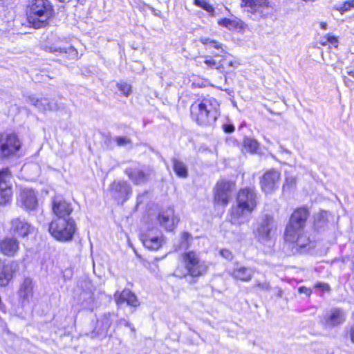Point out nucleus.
<instances>
[{
	"mask_svg": "<svg viewBox=\"0 0 354 354\" xmlns=\"http://www.w3.org/2000/svg\"><path fill=\"white\" fill-rule=\"evenodd\" d=\"M257 205V194L254 189H241L237 194L236 205L232 206L230 210V222L235 225L248 222Z\"/></svg>",
	"mask_w": 354,
	"mask_h": 354,
	"instance_id": "f257e3e1",
	"label": "nucleus"
},
{
	"mask_svg": "<svg viewBox=\"0 0 354 354\" xmlns=\"http://www.w3.org/2000/svg\"><path fill=\"white\" fill-rule=\"evenodd\" d=\"M192 118L200 126H212L220 116V104L213 97H206L190 106Z\"/></svg>",
	"mask_w": 354,
	"mask_h": 354,
	"instance_id": "f03ea898",
	"label": "nucleus"
},
{
	"mask_svg": "<svg viewBox=\"0 0 354 354\" xmlns=\"http://www.w3.org/2000/svg\"><path fill=\"white\" fill-rule=\"evenodd\" d=\"M54 14L50 0H29L26 6L27 21L30 26L41 28L48 24Z\"/></svg>",
	"mask_w": 354,
	"mask_h": 354,
	"instance_id": "7ed1b4c3",
	"label": "nucleus"
},
{
	"mask_svg": "<svg viewBox=\"0 0 354 354\" xmlns=\"http://www.w3.org/2000/svg\"><path fill=\"white\" fill-rule=\"evenodd\" d=\"M186 272L182 274L178 273V270L175 271V275L179 277L189 276L192 278L197 279L204 275L207 270L208 266L205 261L201 257L199 252L196 251L185 252L182 255Z\"/></svg>",
	"mask_w": 354,
	"mask_h": 354,
	"instance_id": "20e7f679",
	"label": "nucleus"
},
{
	"mask_svg": "<svg viewBox=\"0 0 354 354\" xmlns=\"http://www.w3.org/2000/svg\"><path fill=\"white\" fill-rule=\"evenodd\" d=\"M48 231L57 241L66 242L73 239L76 231V225L71 217L55 218L49 224Z\"/></svg>",
	"mask_w": 354,
	"mask_h": 354,
	"instance_id": "39448f33",
	"label": "nucleus"
},
{
	"mask_svg": "<svg viewBox=\"0 0 354 354\" xmlns=\"http://www.w3.org/2000/svg\"><path fill=\"white\" fill-rule=\"evenodd\" d=\"M308 216L309 211L307 208L296 209L292 214L286 226L284 234L285 240H294L295 233L298 230H304Z\"/></svg>",
	"mask_w": 354,
	"mask_h": 354,
	"instance_id": "423d86ee",
	"label": "nucleus"
},
{
	"mask_svg": "<svg viewBox=\"0 0 354 354\" xmlns=\"http://www.w3.org/2000/svg\"><path fill=\"white\" fill-rule=\"evenodd\" d=\"M277 229V223L273 216L266 214L262 216L258 226L254 230L255 238L263 244H268L272 240V237Z\"/></svg>",
	"mask_w": 354,
	"mask_h": 354,
	"instance_id": "0eeeda50",
	"label": "nucleus"
},
{
	"mask_svg": "<svg viewBox=\"0 0 354 354\" xmlns=\"http://www.w3.org/2000/svg\"><path fill=\"white\" fill-rule=\"evenodd\" d=\"M21 148V142L15 133H2L0 136V158L15 156Z\"/></svg>",
	"mask_w": 354,
	"mask_h": 354,
	"instance_id": "6e6552de",
	"label": "nucleus"
},
{
	"mask_svg": "<svg viewBox=\"0 0 354 354\" xmlns=\"http://www.w3.org/2000/svg\"><path fill=\"white\" fill-rule=\"evenodd\" d=\"M140 239L146 248L152 251L158 250L165 243L162 232L153 227L142 231L140 233Z\"/></svg>",
	"mask_w": 354,
	"mask_h": 354,
	"instance_id": "1a4fd4ad",
	"label": "nucleus"
},
{
	"mask_svg": "<svg viewBox=\"0 0 354 354\" xmlns=\"http://www.w3.org/2000/svg\"><path fill=\"white\" fill-rule=\"evenodd\" d=\"M248 12H250L254 19H259L270 15L272 8L270 6L268 0H242Z\"/></svg>",
	"mask_w": 354,
	"mask_h": 354,
	"instance_id": "9d476101",
	"label": "nucleus"
},
{
	"mask_svg": "<svg viewBox=\"0 0 354 354\" xmlns=\"http://www.w3.org/2000/svg\"><path fill=\"white\" fill-rule=\"evenodd\" d=\"M111 196L118 203H123L129 198L132 189L131 185L124 180H114L110 185Z\"/></svg>",
	"mask_w": 354,
	"mask_h": 354,
	"instance_id": "9b49d317",
	"label": "nucleus"
},
{
	"mask_svg": "<svg viewBox=\"0 0 354 354\" xmlns=\"http://www.w3.org/2000/svg\"><path fill=\"white\" fill-rule=\"evenodd\" d=\"M346 319V312L339 308H333L324 316L323 323L326 328H333L344 324Z\"/></svg>",
	"mask_w": 354,
	"mask_h": 354,
	"instance_id": "f8f14e48",
	"label": "nucleus"
},
{
	"mask_svg": "<svg viewBox=\"0 0 354 354\" xmlns=\"http://www.w3.org/2000/svg\"><path fill=\"white\" fill-rule=\"evenodd\" d=\"M12 185L8 169L0 171V205L6 204L11 198Z\"/></svg>",
	"mask_w": 354,
	"mask_h": 354,
	"instance_id": "ddd939ff",
	"label": "nucleus"
},
{
	"mask_svg": "<svg viewBox=\"0 0 354 354\" xmlns=\"http://www.w3.org/2000/svg\"><path fill=\"white\" fill-rule=\"evenodd\" d=\"M26 101L41 112L56 111L59 109V106L56 101L54 100H50L46 97L39 98L36 96H30L26 98Z\"/></svg>",
	"mask_w": 354,
	"mask_h": 354,
	"instance_id": "4468645a",
	"label": "nucleus"
},
{
	"mask_svg": "<svg viewBox=\"0 0 354 354\" xmlns=\"http://www.w3.org/2000/svg\"><path fill=\"white\" fill-rule=\"evenodd\" d=\"M232 184L228 181H220L216 184L214 201L225 206L228 204L231 196Z\"/></svg>",
	"mask_w": 354,
	"mask_h": 354,
	"instance_id": "2eb2a0df",
	"label": "nucleus"
},
{
	"mask_svg": "<svg viewBox=\"0 0 354 354\" xmlns=\"http://www.w3.org/2000/svg\"><path fill=\"white\" fill-rule=\"evenodd\" d=\"M280 173L274 169L266 171L261 179L262 190L268 194L272 192L278 187Z\"/></svg>",
	"mask_w": 354,
	"mask_h": 354,
	"instance_id": "dca6fc26",
	"label": "nucleus"
},
{
	"mask_svg": "<svg viewBox=\"0 0 354 354\" xmlns=\"http://www.w3.org/2000/svg\"><path fill=\"white\" fill-rule=\"evenodd\" d=\"M294 238V240H285L286 245L292 248V252L293 254L299 252V249H309L311 241L309 236L304 232V230H298Z\"/></svg>",
	"mask_w": 354,
	"mask_h": 354,
	"instance_id": "f3484780",
	"label": "nucleus"
},
{
	"mask_svg": "<svg viewBox=\"0 0 354 354\" xmlns=\"http://www.w3.org/2000/svg\"><path fill=\"white\" fill-rule=\"evenodd\" d=\"M157 220L160 225L167 231H172L178 222V218L174 216V209L171 207L160 212L157 216Z\"/></svg>",
	"mask_w": 354,
	"mask_h": 354,
	"instance_id": "a211bd4d",
	"label": "nucleus"
},
{
	"mask_svg": "<svg viewBox=\"0 0 354 354\" xmlns=\"http://www.w3.org/2000/svg\"><path fill=\"white\" fill-rule=\"evenodd\" d=\"M52 209L56 218H71L73 212L71 204L61 197H54L52 201Z\"/></svg>",
	"mask_w": 354,
	"mask_h": 354,
	"instance_id": "6ab92c4d",
	"label": "nucleus"
},
{
	"mask_svg": "<svg viewBox=\"0 0 354 354\" xmlns=\"http://www.w3.org/2000/svg\"><path fill=\"white\" fill-rule=\"evenodd\" d=\"M125 174L135 185H142L147 182L150 170L140 167H130L125 169Z\"/></svg>",
	"mask_w": 354,
	"mask_h": 354,
	"instance_id": "aec40b11",
	"label": "nucleus"
},
{
	"mask_svg": "<svg viewBox=\"0 0 354 354\" xmlns=\"http://www.w3.org/2000/svg\"><path fill=\"white\" fill-rule=\"evenodd\" d=\"M17 269V265L15 262L6 263L0 260V286L5 287L13 277L14 273Z\"/></svg>",
	"mask_w": 354,
	"mask_h": 354,
	"instance_id": "412c9836",
	"label": "nucleus"
},
{
	"mask_svg": "<svg viewBox=\"0 0 354 354\" xmlns=\"http://www.w3.org/2000/svg\"><path fill=\"white\" fill-rule=\"evenodd\" d=\"M254 272L255 269L254 268L236 265V267L228 272L235 279L249 282L252 279Z\"/></svg>",
	"mask_w": 354,
	"mask_h": 354,
	"instance_id": "4be33fe9",
	"label": "nucleus"
},
{
	"mask_svg": "<svg viewBox=\"0 0 354 354\" xmlns=\"http://www.w3.org/2000/svg\"><path fill=\"white\" fill-rule=\"evenodd\" d=\"M118 305L127 303L129 306L137 307L140 302L137 297L130 290L124 289L121 292H116L114 295Z\"/></svg>",
	"mask_w": 354,
	"mask_h": 354,
	"instance_id": "5701e85b",
	"label": "nucleus"
},
{
	"mask_svg": "<svg viewBox=\"0 0 354 354\" xmlns=\"http://www.w3.org/2000/svg\"><path fill=\"white\" fill-rule=\"evenodd\" d=\"M19 250V243L14 238H5L0 240V251L8 257L14 256Z\"/></svg>",
	"mask_w": 354,
	"mask_h": 354,
	"instance_id": "b1692460",
	"label": "nucleus"
},
{
	"mask_svg": "<svg viewBox=\"0 0 354 354\" xmlns=\"http://www.w3.org/2000/svg\"><path fill=\"white\" fill-rule=\"evenodd\" d=\"M201 41L205 45L206 50L211 51L214 54L215 58L220 57L221 55L225 53L222 44L216 40L209 38H202Z\"/></svg>",
	"mask_w": 354,
	"mask_h": 354,
	"instance_id": "393cba45",
	"label": "nucleus"
},
{
	"mask_svg": "<svg viewBox=\"0 0 354 354\" xmlns=\"http://www.w3.org/2000/svg\"><path fill=\"white\" fill-rule=\"evenodd\" d=\"M24 206L28 210H35L38 205L35 192L32 189H24Z\"/></svg>",
	"mask_w": 354,
	"mask_h": 354,
	"instance_id": "a878e982",
	"label": "nucleus"
},
{
	"mask_svg": "<svg viewBox=\"0 0 354 354\" xmlns=\"http://www.w3.org/2000/svg\"><path fill=\"white\" fill-rule=\"evenodd\" d=\"M228 53L225 52L223 55H221V59L219 61V64H222L223 68H219V72L221 73H229L233 71L236 68L238 63L232 59L228 58Z\"/></svg>",
	"mask_w": 354,
	"mask_h": 354,
	"instance_id": "bb28decb",
	"label": "nucleus"
},
{
	"mask_svg": "<svg viewBox=\"0 0 354 354\" xmlns=\"http://www.w3.org/2000/svg\"><path fill=\"white\" fill-rule=\"evenodd\" d=\"M171 162L173 164V169L176 174L182 178H187L188 176V169L187 165L183 162L176 158H173L171 159Z\"/></svg>",
	"mask_w": 354,
	"mask_h": 354,
	"instance_id": "cd10ccee",
	"label": "nucleus"
},
{
	"mask_svg": "<svg viewBox=\"0 0 354 354\" xmlns=\"http://www.w3.org/2000/svg\"><path fill=\"white\" fill-rule=\"evenodd\" d=\"M49 50L51 53H66L68 54V56L71 59H75L77 56V51L73 46H69L68 48H53L50 47Z\"/></svg>",
	"mask_w": 354,
	"mask_h": 354,
	"instance_id": "c85d7f7f",
	"label": "nucleus"
},
{
	"mask_svg": "<svg viewBox=\"0 0 354 354\" xmlns=\"http://www.w3.org/2000/svg\"><path fill=\"white\" fill-rule=\"evenodd\" d=\"M203 59V63L207 66V68L216 69L219 71V68H223L222 64H219V61L214 59L212 56L205 55L200 57Z\"/></svg>",
	"mask_w": 354,
	"mask_h": 354,
	"instance_id": "c756f323",
	"label": "nucleus"
},
{
	"mask_svg": "<svg viewBox=\"0 0 354 354\" xmlns=\"http://www.w3.org/2000/svg\"><path fill=\"white\" fill-rule=\"evenodd\" d=\"M218 24L230 30H234L239 28V21L236 19L222 18L218 21Z\"/></svg>",
	"mask_w": 354,
	"mask_h": 354,
	"instance_id": "7c9ffc66",
	"label": "nucleus"
},
{
	"mask_svg": "<svg viewBox=\"0 0 354 354\" xmlns=\"http://www.w3.org/2000/svg\"><path fill=\"white\" fill-rule=\"evenodd\" d=\"M327 212H322L315 217L314 227L317 230L323 228L327 224Z\"/></svg>",
	"mask_w": 354,
	"mask_h": 354,
	"instance_id": "2f4dec72",
	"label": "nucleus"
},
{
	"mask_svg": "<svg viewBox=\"0 0 354 354\" xmlns=\"http://www.w3.org/2000/svg\"><path fill=\"white\" fill-rule=\"evenodd\" d=\"M244 148L251 153H254L259 148V143L254 139L250 138H245L243 140Z\"/></svg>",
	"mask_w": 354,
	"mask_h": 354,
	"instance_id": "473e14b6",
	"label": "nucleus"
},
{
	"mask_svg": "<svg viewBox=\"0 0 354 354\" xmlns=\"http://www.w3.org/2000/svg\"><path fill=\"white\" fill-rule=\"evenodd\" d=\"M33 285L32 281L29 278L24 279V301L26 298L32 296Z\"/></svg>",
	"mask_w": 354,
	"mask_h": 354,
	"instance_id": "72a5a7b5",
	"label": "nucleus"
},
{
	"mask_svg": "<svg viewBox=\"0 0 354 354\" xmlns=\"http://www.w3.org/2000/svg\"><path fill=\"white\" fill-rule=\"evenodd\" d=\"M37 234V229L28 223L24 222V238L25 236H29L31 239H35Z\"/></svg>",
	"mask_w": 354,
	"mask_h": 354,
	"instance_id": "f704fd0d",
	"label": "nucleus"
},
{
	"mask_svg": "<svg viewBox=\"0 0 354 354\" xmlns=\"http://www.w3.org/2000/svg\"><path fill=\"white\" fill-rule=\"evenodd\" d=\"M194 3L196 6L206 10L211 15H214V8L207 0H194Z\"/></svg>",
	"mask_w": 354,
	"mask_h": 354,
	"instance_id": "c9c22d12",
	"label": "nucleus"
},
{
	"mask_svg": "<svg viewBox=\"0 0 354 354\" xmlns=\"http://www.w3.org/2000/svg\"><path fill=\"white\" fill-rule=\"evenodd\" d=\"M354 8V0H348L344 1L342 4L336 6V10L342 14Z\"/></svg>",
	"mask_w": 354,
	"mask_h": 354,
	"instance_id": "e433bc0d",
	"label": "nucleus"
},
{
	"mask_svg": "<svg viewBox=\"0 0 354 354\" xmlns=\"http://www.w3.org/2000/svg\"><path fill=\"white\" fill-rule=\"evenodd\" d=\"M11 230L15 234H21L22 232V222L19 218H16L12 221L11 223Z\"/></svg>",
	"mask_w": 354,
	"mask_h": 354,
	"instance_id": "4c0bfd02",
	"label": "nucleus"
},
{
	"mask_svg": "<svg viewBox=\"0 0 354 354\" xmlns=\"http://www.w3.org/2000/svg\"><path fill=\"white\" fill-rule=\"evenodd\" d=\"M118 90L125 96H128L131 92V86L125 82H120L117 84Z\"/></svg>",
	"mask_w": 354,
	"mask_h": 354,
	"instance_id": "58836bf2",
	"label": "nucleus"
},
{
	"mask_svg": "<svg viewBox=\"0 0 354 354\" xmlns=\"http://www.w3.org/2000/svg\"><path fill=\"white\" fill-rule=\"evenodd\" d=\"M192 238V234L189 232H184L181 234L180 248L187 249L189 246V240Z\"/></svg>",
	"mask_w": 354,
	"mask_h": 354,
	"instance_id": "ea45409f",
	"label": "nucleus"
},
{
	"mask_svg": "<svg viewBox=\"0 0 354 354\" xmlns=\"http://www.w3.org/2000/svg\"><path fill=\"white\" fill-rule=\"evenodd\" d=\"M327 44H330L332 46L337 47L338 44V39L336 37L333 35H326V41L322 42V46H326Z\"/></svg>",
	"mask_w": 354,
	"mask_h": 354,
	"instance_id": "a19ab883",
	"label": "nucleus"
},
{
	"mask_svg": "<svg viewBox=\"0 0 354 354\" xmlns=\"http://www.w3.org/2000/svg\"><path fill=\"white\" fill-rule=\"evenodd\" d=\"M221 256H222L224 259L231 261L233 259V254L232 252L227 249H222L219 252Z\"/></svg>",
	"mask_w": 354,
	"mask_h": 354,
	"instance_id": "79ce46f5",
	"label": "nucleus"
},
{
	"mask_svg": "<svg viewBox=\"0 0 354 354\" xmlns=\"http://www.w3.org/2000/svg\"><path fill=\"white\" fill-rule=\"evenodd\" d=\"M315 288L321 289L323 292H330V286L326 283L318 282L315 285Z\"/></svg>",
	"mask_w": 354,
	"mask_h": 354,
	"instance_id": "37998d69",
	"label": "nucleus"
},
{
	"mask_svg": "<svg viewBox=\"0 0 354 354\" xmlns=\"http://www.w3.org/2000/svg\"><path fill=\"white\" fill-rule=\"evenodd\" d=\"M255 286L263 290H269L270 289V284L267 281L260 282L257 281Z\"/></svg>",
	"mask_w": 354,
	"mask_h": 354,
	"instance_id": "c03bdc74",
	"label": "nucleus"
},
{
	"mask_svg": "<svg viewBox=\"0 0 354 354\" xmlns=\"http://www.w3.org/2000/svg\"><path fill=\"white\" fill-rule=\"evenodd\" d=\"M115 142L118 146H124L129 143L130 140L126 137H116Z\"/></svg>",
	"mask_w": 354,
	"mask_h": 354,
	"instance_id": "a18cd8bd",
	"label": "nucleus"
},
{
	"mask_svg": "<svg viewBox=\"0 0 354 354\" xmlns=\"http://www.w3.org/2000/svg\"><path fill=\"white\" fill-rule=\"evenodd\" d=\"M223 129L225 133H231L234 131L235 127L232 123H227L223 124Z\"/></svg>",
	"mask_w": 354,
	"mask_h": 354,
	"instance_id": "49530a36",
	"label": "nucleus"
},
{
	"mask_svg": "<svg viewBox=\"0 0 354 354\" xmlns=\"http://www.w3.org/2000/svg\"><path fill=\"white\" fill-rule=\"evenodd\" d=\"M298 291L301 294H305L307 296H310L311 295V290L310 288H306V286H300L298 289Z\"/></svg>",
	"mask_w": 354,
	"mask_h": 354,
	"instance_id": "de8ad7c7",
	"label": "nucleus"
},
{
	"mask_svg": "<svg viewBox=\"0 0 354 354\" xmlns=\"http://www.w3.org/2000/svg\"><path fill=\"white\" fill-rule=\"evenodd\" d=\"M348 333L351 341L354 344V323L350 326Z\"/></svg>",
	"mask_w": 354,
	"mask_h": 354,
	"instance_id": "09e8293b",
	"label": "nucleus"
},
{
	"mask_svg": "<svg viewBox=\"0 0 354 354\" xmlns=\"http://www.w3.org/2000/svg\"><path fill=\"white\" fill-rule=\"evenodd\" d=\"M120 324H124V325L125 326L130 327V328H131V330H134V328H133V327H131V323H129L128 321H126V320H124V319H121V320L120 321Z\"/></svg>",
	"mask_w": 354,
	"mask_h": 354,
	"instance_id": "8fccbe9b",
	"label": "nucleus"
},
{
	"mask_svg": "<svg viewBox=\"0 0 354 354\" xmlns=\"http://www.w3.org/2000/svg\"><path fill=\"white\" fill-rule=\"evenodd\" d=\"M320 27L324 29V30H326L327 28V24L325 23V22H321L320 23Z\"/></svg>",
	"mask_w": 354,
	"mask_h": 354,
	"instance_id": "3c124183",
	"label": "nucleus"
},
{
	"mask_svg": "<svg viewBox=\"0 0 354 354\" xmlns=\"http://www.w3.org/2000/svg\"><path fill=\"white\" fill-rule=\"evenodd\" d=\"M347 74L354 78V70L347 71Z\"/></svg>",
	"mask_w": 354,
	"mask_h": 354,
	"instance_id": "603ef678",
	"label": "nucleus"
},
{
	"mask_svg": "<svg viewBox=\"0 0 354 354\" xmlns=\"http://www.w3.org/2000/svg\"><path fill=\"white\" fill-rule=\"evenodd\" d=\"M104 317L105 319H106V322H105V326H106V328H109L110 326V324L111 323L109 322V321L106 318V315H104Z\"/></svg>",
	"mask_w": 354,
	"mask_h": 354,
	"instance_id": "864d4df0",
	"label": "nucleus"
},
{
	"mask_svg": "<svg viewBox=\"0 0 354 354\" xmlns=\"http://www.w3.org/2000/svg\"><path fill=\"white\" fill-rule=\"evenodd\" d=\"M326 41V37H323L321 41H320V44L322 45V42H325Z\"/></svg>",
	"mask_w": 354,
	"mask_h": 354,
	"instance_id": "5fc2aeb1",
	"label": "nucleus"
},
{
	"mask_svg": "<svg viewBox=\"0 0 354 354\" xmlns=\"http://www.w3.org/2000/svg\"><path fill=\"white\" fill-rule=\"evenodd\" d=\"M95 336H96V335H95V333L94 331H93V332L91 333V337H92V338H93V337H95Z\"/></svg>",
	"mask_w": 354,
	"mask_h": 354,
	"instance_id": "6e6d98bb",
	"label": "nucleus"
}]
</instances>
